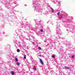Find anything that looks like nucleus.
Instances as JSON below:
<instances>
[{
    "instance_id": "1",
    "label": "nucleus",
    "mask_w": 75,
    "mask_h": 75,
    "mask_svg": "<svg viewBox=\"0 0 75 75\" xmlns=\"http://www.w3.org/2000/svg\"><path fill=\"white\" fill-rule=\"evenodd\" d=\"M40 62L42 64V65H44V63H43V62H42V60L41 59H40Z\"/></svg>"
},
{
    "instance_id": "2",
    "label": "nucleus",
    "mask_w": 75,
    "mask_h": 75,
    "mask_svg": "<svg viewBox=\"0 0 75 75\" xmlns=\"http://www.w3.org/2000/svg\"><path fill=\"white\" fill-rule=\"evenodd\" d=\"M11 74H12V75H14V72L13 71H12L11 72Z\"/></svg>"
},
{
    "instance_id": "3",
    "label": "nucleus",
    "mask_w": 75,
    "mask_h": 75,
    "mask_svg": "<svg viewBox=\"0 0 75 75\" xmlns=\"http://www.w3.org/2000/svg\"><path fill=\"white\" fill-rule=\"evenodd\" d=\"M15 59L16 60V61L17 62V61H18V59H17V58L16 57L15 58Z\"/></svg>"
},
{
    "instance_id": "4",
    "label": "nucleus",
    "mask_w": 75,
    "mask_h": 75,
    "mask_svg": "<svg viewBox=\"0 0 75 75\" xmlns=\"http://www.w3.org/2000/svg\"><path fill=\"white\" fill-rule=\"evenodd\" d=\"M65 67L66 69H69V68L68 67Z\"/></svg>"
},
{
    "instance_id": "5",
    "label": "nucleus",
    "mask_w": 75,
    "mask_h": 75,
    "mask_svg": "<svg viewBox=\"0 0 75 75\" xmlns=\"http://www.w3.org/2000/svg\"><path fill=\"white\" fill-rule=\"evenodd\" d=\"M20 49H18L17 50V52H20Z\"/></svg>"
},
{
    "instance_id": "6",
    "label": "nucleus",
    "mask_w": 75,
    "mask_h": 75,
    "mask_svg": "<svg viewBox=\"0 0 75 75\" xmlns=\"http://www.w3.org/2000/svg\"><path fill=\"white\" fill-rule=\"evenodd\" d=\"M51 9H52V12L54 13V9H53V8H51Z\"/></svg>"
},
{
    "instance_id": "7",
    "label": "nucleus",
    "mask_w": 75,
    "mask_h": 75,
    "mask_svg": "<svg viewBox=\"0 0 75 75\" xmlns=\"http://www.w3.org/2000/svg\"><path fill=\"white\" fill-rule=\"evenodd\" d=\"M52 58H55V55H53L52 56Z\"/></svg>"
},
{
    "instance_id": "8",
    "label": "nucleus",
    "mask_w": 75,
    "mask_h": 75,
    "mask_svg": "<svg viewBox=\"0 0 75 75\" xmlns=\"http://www.w3.org/2000/svg\"><path fill=\"white\" fill-rule=\"evenodd\" d=\"M24 58L25 59H26V55L25 54L24 55Z\"/></svg>"
},
{
    "instance_id": "9",
    "label": "nucleus",
    "mask_w": 75,
    "mask_h": 75,
    "mask_svg": "<svg viewBox=\"0 0 75 75\" xmlns=\"http://www.w3.org/2000/svg\"><path fill=\"white\" fill-rule=\"evenodd\" d=\"M60 13V12H58L57 14V15L58 16H59V13Z\"/></svg>"
},
{
    "instance_id": "10",
    "label": "nucleus",
    "mask_w": 75,
    "mask_h": 75,
    "mask_svg": "<svg viewBox=\"0 0 75 75\" xmlns=\"http://www.w3.org/2000/svg\"><path fill=\"white\" fill-rule=\"evenodd\" d=\"M17 65H20V63H18V62L17 63H16Z\"/></svg>"
},
{
    "instance_id": "11",
    "label": "nucleus",
    "mask_w": 75,
    "mask_h": 75,
    "mask_svg": "<svg viewBox=\"0 0 75 75\" xmlns=\"http://www.w3.org/2000/svg\"><path fill=\"white\" fill-rule=\"evenodd\" d=\"M38 49H39V50H41V48L40 47H38Z\"/></svg>"
},
{
    "instance_id": "12",
    "label": "nucleus",
    "mask_w": 75,
    "mask_h": 75,
    "mask_svg": "<svg viewBox=\"0 0 75 75\" xmlns=\"http://www.w3.org/2000/svg\"><path fill=\"white\" fill-rule=\"evenodd\" d=\"M40 31L41 32H42L43 31V30L42 29H40Z\"/></svg>"
},
{
    "instance_id": "13",
    "label": "nucleus",
    "mask_w": 75,
    "mask_h": 75,
    "mask_svg": "<svg viewBox=\"0 0 75 75\" xmlns=\"http://www.w3.org/2000/svg\"><path fill=\"white\" fill-rule=\"evenodd\" d=\"M34 69L35 71H36V68H35V67H34Z\"/></svg>"
},
{
    "instance_id": "14",
    "label": "nucleus",
    "mask_w": 75,
    "mask_h": 75,
    "mask_svg": "<svg viewBox=\"0 0 75 75\" xmlns=\"http://www.w3.org/2000/svg\"><path fill=\"white\" fill-rule=\"evenodd\" d=\"M74 57V55H73L72 57V58H73Z\"/></svg>"
},
{
    "instance_id": "15",
    "label": "nucleus",
    "mask_w": 75,
    "mask_h": 75,
    "mask_svg": "<svg viewBox=\"0 0 75 75\" xmlns=\"http://www.w3.org/2000/svg\"><path fill=\"white\" fill-rule=\"evenodd\" d=\"M39 57H42L41 55H39Z\"/></svg>"
},
{
    "instance_id": "16",
    "label": "nucleus",
    "mask_w": 75,
    "mask_h": 75,
    "mask_svg": "<svg viewBox=\"0 0 75 75\" xmlns=\"http://www.w3.org/2000/svg\"><path fill=\"white\" fill-rule=\"evenodd\" d=\"M62 18V17L59 18Z\"/></svg>"
}]
</instances>
